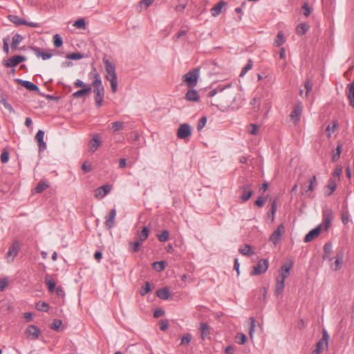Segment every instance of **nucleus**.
Wrapping results in <instances>:
<instances>
[{"instance_id": "obj_1", "label": "nucleus", "mask_w": 354, "mask_h": 354, "mask_svg": "<svg viewBox=\"0 0 354 354\" xmlns=\"http://www.w3.org/2000/svg\"><path fill=\"white\" fill-rule=\"evenodd\" d=\"M208 96L211 97L216 96L212 104L218 108L230 105L236 99L235 91L232 88L230 84L226 86L218 85L216 88L209 92Z\"/></svg>"}, {"instance_id": "obj_2", "label": "nucleus", "mask_w": 354, "mask_h": 354, "mask_svg": "<svg viewBox=\"0 0 354 354\" xmlns=\"http://www.w3.org/2000/svg\"><path fill=\"white\" fill-rule=\"evenodd\" d=\"M92 86L93 87V93L95 94V104L97 107H100L102 106L104 97V88L102 83L101 77L97 72L93 74Z\"/></svg>"}, {"instance_id": "obj_3", "label": "nucleus", "mask_w": 354, "mask_h": 354, "mask_svg": "<svg viewBox=\"0 0 354 354\" xmlns=\"http://www.w3.org/2000/svg\"><path fill=\"white\" fill-rule=\"evenodd\" d=\"M103 62L106 72V79L110 82L112 92L115 93L118 90V77L115 72V66L106 58H103Z\"/></svg>"}, {"instance_id": "obj_4", "label": "nucleus", "mask_w": 354, "mask_h": 354, "mask_svg": "<svg viewBox=\"0 0 354 354\" xmlns=\"http://www.w3.org/2000/svg\"><path fill=\"white\" fill-rule=\"evenodd\" d=\"M199 77V68H194L183 75V79L186 82L189 87H194L198 82Z\"/></svg>"}, {"instance_id": "obj_5", "label": "nucleus", "mask_w": 354, "mask_h": 354, "mask_svg": "<svg viewBox=\"0 0 354 354\" xmlns=\"http://www.w3.org/2000/svg\"><path fill=\"white\" fill-rule=\"evenodd\" d=\"M269 266V263L267 259H262L259 261L257 266L253 268L251 272L253 275H259L266 272Z\"/></svg>"}, {"instance_id": "obj_6", "label": "nucleus", "mask_w": 354, "mask_h": 354, "mask_svg": "<svg viewBox=\"0 0 354 354\" xmlns=\"http://www.w3.org/2000/svg\"><path fill=\"white\" fill-rule=\"evenodd\" d=\"M26 57L23 55H15L7 60H3L2 64L7 68L15 67L21 62H25Z\"/></svg>"}, {"instance_id": "obj_7", "label": "nucleus", "mask_w": 354, "mask_h": 354, "mask_svg": "<svg viewBox=\"0 0 354 354\" xmlns=\"http://www.w3.org/2000/svg\"><path fill=\"white\" fill-rule=\"evenodd\" d=\"M191 135L192 128L189 124L184 123L180 125L177 131V136L179 139H186L190 137Z\"/></svg>"}, {"instance_id": "obj_8", "label": "nucleus", "mask_w": 354, "mask_h": 354, "mask_svg": "<svg viewBox=\"0 0 354 354\" xmlns=\"http://www.w3.org/2000/svg\"><path fill=\"white\" fill-rule=\"evenodd\" d=\"M285 232V227L283 224H280L277 229L274 230L271 236H270V241H271L274 245L281 240L283 234Z\"/></svg>"}, {"instance_id": "obj_9", "label": "nucleus", "mask_w": 354, "mask_h": 354, "mask_svg": "<svg viewBox=\"0 0 354 354\" xmlns=\"http://www.w3.org/2000/svg\"><path fill=\"white\" fill-rule=\"evenodd\" d=\"M27 337L31 340H36L41 335V330L35 325H29L26 329Z\"/></svg>"}, {"instance_id": "obj_10", "label": "nucleus", "mask_w": 354, "mask_h": 354, "mask_svg": "<svg viewBox=\"0 0 354 354\" xmlns=\"http://www.w3.org/2000/svg\"><path fill=\"white\" fill-rule=\"evenodd\" d=\"M252 185L251 184H246L240 187V190L242 192V194L240 196V198L242 200L243 202L248 201L250 197L253 194V191L251 189Z\"/></svg>"}, {"instance_id": "obj_11", "label": "nucleus", "mask_w": 354, "mask_h": 354, "mask_svg": "<svg viewBox=\"0 0 354 354\" xmlns=\"http://www.w3.org/2000/svg\"><path fill=\"white\" fill-rule=\"evenodd\" d=\"M112 189V186L110 185H104L97 188L94 192V196L97 199H101L108 194Z\"/></svg>"}, {"instance_id": "obj_12", "label": "nucleus", "mask_w": 354, "mask_h": 354, "mask_svg": "<svg viewBox=\"0 0 354 354\" xmlns=\"http://www.w3.org/2000/svg\"><path fill=\"white\" fill-rule=\"evenodd\" d=\"M303 110V106L301 103H298L293 109L290 113V117L292 120H294V122L297 124L299 120L301 118V115Z\"/></svg>"}, {"instance_id": "obj_13", "label": "nucleus", "mask_w": 354, "mask_h": 354, "mask_svg": "<svg viewBox=\"0 0 354 354\" xmlns=\"http://www.w3.org/2000/svg\"><path fill=\"white\" fill-rule=\"evenodd\" d=\"M115 216L116 210L115 209H112L109 215L106 216L104 225L107 229L110 230L114 226Z\"/></svg>"}, {"instance_id": "obj_14", "label": "nucleus", "mask_w": 354, "mask_h": 354, "mask_svg": "<svg viewBox=\"0 0 354 354\" xmlns=\"http://www.w3.org/2000/svg\"><path fill=\"white\" fill-rule=\"evenodd\" d=\"M19 252V244L17 242H15L9 248V250L6 254V257L8 261H12L15 257H16Z\"/></svg>"}, {"instance_id": "obj_15", "label": "nucleus", "mask_w": 354, "mask_h": 354, "mask_svg": "<svg viewBox=\"0 0 354 354\" xmlns=\"http://www.w3.org/2000/svg\"><path fill=\"white\" fill-rule=\"evenodd\" d=\"M16 82L18 84H19L21 86L25 87L26 88H27L28 90H29L30 91H39L38 86L30 81L17 79Z\"/></svg>"}, {"instance_id": "obj_16", "label": "nucleus", "mask_w": 354, "mask_h": 354, "mask_svg": "<svg viewBox=\"0 0 354 354\" xmlns=\"http://www.w3.org/2000/svg\"><path fill=\"white\" fill-rule=\"evenodd\" d=\"M337 179L335 178H330L328 183L326 187L328 191H325V196H330L336 189L337 187Z\"/></svg>"}, {"instance_id": "obj_17", "label": "nucleus", "mask_w": 354, "mask_h": 354, "mask_svg": "<svg viewBox=\"0 0 354 354\" xmlns=\"http://www.w3.org/2000/svg\"><path fill=\"white\" fill-rule=\"evenodd\" d=\"M343 259H344V252L342 250H340L336 254L334 266H331L332 269L335 271L339 270L342 266Z\"/></svg>"}, {"instance_id": "obj_18", "label": "nucleus", "mask_w": 354, "mask_h": 354, "mask_svg": "<svg viewBox=\"0 0 354 354\" xmlns=\"http://www.w3.org/2000/svg\"><path fill=\"white\" fill-rule=\"evenodd\" d=\"M346 94L349 100V105L354 107V82L348 85Z\"/></svg>"}, {"instance_id": "obj_19", "label": "nucleus", "mask_w": 354, "mask_h": 354, "mask_svg": "<svg viewBox=\"0 0 354 354\" xmlns=\"http://www.w3.org/2000/svg\"><path fill=\"white\" fill-rule=\"evenodd\" d=\"M44 131L39 130L35 136V139L38 142L39 149L43 151L46 149V144L44 141Z\"/></svg>"}, {"instance_id": "obj_20", "label": "nucleus", "mask_w": 354, "mask_h": 354, "mask_svg": "<svg viewBox=\"0 0 354 354\" xmlns=\"http://www.w3.org/2000/svg\"><path fill=\"white\" fill-rule=\"evenodd\" d=\"M324 216V223L325 225V228L327 230L330 226L333 219V214L331 209H326L323 212Z\"/></svg>"}, {"instance_id": "obj_21", "label": "nucleus", "mask_w": 354, "mask_h": 354, "mask_svg": "<svg viewBox=\"0 0 354 354\" xmlns=\"http://www.w3.org/2000/svg\"><path fill=\"white\" fill-rule=\"evenodd\" d=\"M321 231V226H318L316 228L310 230L304 238L305 242H310L313 241L314 239H315L318 235L319 234Z\"/></svg>"}, {"instance_id": "obj_22", "label": "nucleus", "mask_w": 354, "mask_h": 354, "mask_svg": "<svg viewBox=\"0 0 354 354\" xmlns=\"http://www.w3.org/2000/svg\"><path fill=\"white\" fill-rule=\"evenodd\" d=\"M293 263L292 261L286 262L283 266H281V272L280 278L283 279H286V278L289 275L290 270L292 268Z\"/></svg>"}, {"instance_id": "obj_23", "label": "nucleus", "mask_w": 354, "mask_h": 354, "mask_svg": "<svg viewBox=\"0 0 354 354\" xmlns=\"http://www.w3.org/2000/svg\"><path fill=\"white\" fill-rule=\"evenodd\" d=\"M92 88L91 86H88L86 88H82L79 91L73 93V97L74 98H80L86 95H88L91 92Z\"/></svg>"}, {"instance_id": "obj_24", "label": "nucleus", "mask_w": 354, "mask_h": 354, "mask_svg": "<svg viewBox=\"0 0 354 354\" xmlns=\"http://www.w3.org/2000/svg\"><path fill=\"white\" fill-rule=\"evenodd\" d=\"M185 98L187 100L190 102H197L199 100L200 97L197 91L190 89L187 92Z\"/></svg>"}, {"instance_id": "obj_25", "label": "nucleus", "mask_w": 354, "mask_h": 354, "mask_svg": "<svg viewBox=\"0 0 354 354\" xmlns=\"http://www.w3.org/2000/svg\"><path fill=\"white\" fill-rule=\"evenodd\" d=\"M239 252L241 254H243L244 256H247V257H252V255L254 254V252L252 249V247L248 244H246V245L241 247L239 250Z\"/></svg>"}, {"instance_id": "obj_26", "label": "nucleus", "mask_w": 354, "mask_h": 354, "mask_svg": "<svg viewBox=\"0 0 354 354\" xmlns=\"http://www.w3.org/2000/svg\"><path fill=\"white\" fill-rule=\"evenodd\" d=\"M156 295L161 299H169L170 297L169 290L167 287L160 288L157 290Z\"/></svg>"}, {"instance_id": "obj_27", "label": "nucleus", "mask_w": 354, "mask_h": 354, "mask_svg": "<svg viewBox=\"0 0 354 354\" xmlns=\"http://www.w3.org/2000/svg\"><path fill=\"white\" fill-rule=\"evenodd\" d=\"M200 330L201 332V337L202 339H205L208 337L210 335V327L205 322H201L200 324Z\"/></svg>"}, {"instance_id": "obj_28", "label": "nucleus", "mask_w": 354, "mask_h": 354, "mask_svg": "<svg viewBox=\"0 0 354 354\" xmlns=\"http://www.w3.org/2000/svg\"><path fill=\"white\" fill-rule=\"evenodd\" d=\"M333 251V246L330 243H326L324 246V254L323 258L324 259H327L330 261H332V258L330 257V254Z\"/></svg>"}, {"instance_id": "obj_29", "label": "nucleus", "mask_w": 354, "mask_h": 354, "mask_svg": "<svg viewBox=\"0 0 354 354\" xmlns=\"http://www.w3.org/2000/svg\"><path fill=\"white\" fill-rule=\"evenodd\" d=\"M24 37L20 34L16 33L12 39L11 48L16 50L18 48V45L22 41Z\"/></svg>"}, {"instance_id": "obj_30", "label": "nucleus", "mask_w": 354, "mask_h": 354, "mask_svg": "<svg viewBox=\"0 0 354 354\" xmlns=\"http://www.w3.org/2000/svg\"><path fill=\"white\" fill-rule=\"evenodd\" d=\"M225 4V3L223 1L218 2L216 6H214L211 9V13L213 17L218 16L222 11L223 6Z\"/></svg>"}, {"instance_id": "obj_31", "label": "nucleus", "mask_w": 354, "mask_h": 354, "mask_svg": "<svg viewBox=\"0 0 354 354\" xmlns=\"http://www.w3.org/2000/svg\"><path fill=\"white\" fill-rule=\"evenodd\" d=\"M284 283L285 280L281 278H278L277 279L276 285H275V295H280L283 289H284Z\"/></svg>"}, {"instance_id": "obj_32", "label": "nucleus", "mask_w": 354, "mask_h": 354, "mask_svg": "<svg viewBox=\"0 0 354 354\" xmlns=\"http://www.w3.org/2000/svg\"><path fill=\"white\" fill-rule=\"evenodd\" d=\"M45 281L46 283V285L48 286V288L49 292H53L55 291L56 283L55 281L50 277V275L46 274L45 277Z\"/></svg>"}, {"instance_id": "obj_33", "label": "nucleus", "mask_w": 354, "mask_h": 354, "mask_svg": "<svg viewBox=\"0 0 354 354\" xmlns=\"http://www.w3.org/2000/svg\"><path fill=\"white\" fill-rule=\"evenodd\" d=\"M49 187V184L47 180H41L37 185L35 190L37 193H41L46 189Z\"/></svg>"}, {"instance_id": "obj_34", "label": "nucleus", "mask_w": 354, "mask_h": 354, "mask_svg": "<svg viewBox=\"0 0 354 354\" xmlns=\"http://www.w3.org/2000/svg\"><path fill=\"white\" fill-rule=\"evenodd\" d=\"M9 20L12 22L16 26L24 25L26 23V21L24 19L20 18L17 15H9Z\"/></svg>"}, {"instance_id": "obj_35", "label": "nucleus", "mask_w": 354, "mask_h": 354, "mask_svg": "<svg viewBox=\"0 0 354 354\" xmlns=\"http://www.w3.org/2000/svg\"><path fill=\"white\" fill-rule=\"evenodd\" d=\"M149 230L147 227H143L141 232L138 234V240L141 243L145 241L149 236Z\"/></svg>"}, {"instance_id": "obj_36", "label": "nucleus", "mask_w": 354, "mask_h": 354, "mask_svg": "<svg viewBox=\"0 0 354 354\" xmlns=\"http://www.w3.org/2000/svg\"><path fill=\"white\" fill-rule=\"evenodd\" d=\"M261 99L259 97H254L252 99L250 104L254 106V111H259L261 109Z\"/></svg>"}, {"instance_id": "obj_37", "label": "nucleus", "mask_w": 354, "mask_h": 354, "mask_svg": "<svg viewBox=\"0 0 354 354\" xmlns=\"http://www.w3.org/2000/svg\"><path fill=\"white\" fill-rule=\"evenodd\" d=\"M142 243H141L139 241H136L135 242H130L129 243V250L131 252H136L140 250V247L142 245Z\"/></svg>"}, {"instance_id": "obj_38", "label": "nucleus", "mask_w": 354, "mask_h": 354, "mask_svg": "<svg viewBox=\"0 0 354 354\" xmlns=\"http://www.w3.org/2000/svg\"><path fill=\"white\" fill-rule=\"evenodd\" d=\"M285 42V39L283 37V34L281 31L279 32L276 39L274 40V45L276 46H280Z\"/></svg>"}, {"instance_id": "obj_39", "label": "nucleus", "mask_w": 354, "mask_h": 354, "mask_svg": "<svg viewBox=\"0 0 354 354\" xmlns=\"http://www.w3.org/2000/svg\"><path fill=\"white\" fill-rule=\"evenodd\" d=\"M153 268L158 272H161L165 268V263L163 261H156L153 264Z\"/></svg>"}, {"instance_id": "obj_40", "label": "nucleus", "mask_w": 354, "mask_h": 354, "mask_svg": "<svg viewBox=\"0 0 354 354\" xmlns=\"http://www.w3.org/2000/svg\"><path fill=\"white\" fill-rule=\"evenodd\" d=\"M309 26L306 24H300L297 27V32L299 35H304L308 30Z\"/></svg>"}, {"instance_id": "obj_41", "label": "nucleus", "mask_w": 354, "mask_h": 354, "mask_svg": "<svg viewBox=\"0 0 354 354\" xmlns=\"http://www.w3.org/2000/svg\"><path fill=\"white\" fill-rule=\"evenodd\" d=\"M277 201L274 200L272 201V203L270 210L268 213V216H271L272 221H274V216H275V214H276V212H277Z\"/></svg>"}, {"instance_id": "obj_42", "label": "nucleus", "mask_w": 354, "mask_h": 354, "mask_svg": "<svg viewBox=\"0 0 354 354\" xmlns=\"http://www.w3.org/2000/svg\"><path fill=\"white\" fill-rule=\"evenodd\" d=\"M235 339H236V342L241 345L245 344V342H247L246 335L242 333H238L236 335Z\"/></svg>"}, {"instance_id": "obj_43", "label": "nucleus", "mask_w": 354, "mask_h": 354, "mask_svg": "<svg viewBox=\"0 0 354 354\" xmlns=\"http://www.w3.org/2000/svg\"><path fill=\"white\" fill-rule=\"evenodd\" d=\"M84 57V55L81 53H73L66 55V58L68 59H80Z\"/></svg>"}, {"instance_id": "obj_44", "label": "nucleus", "mask_w": 354, "mask_h": 354, "mask_svg": "<svg viewBox=\"0 0 354 354\" xmlns=\"http://www.w3.org/2000/svg\"><path fill=\"white\" fill-rule=\"evenodd\" d=\"M53 44L56 48H59L63 44V41L59 35L56 34L53 36Z\"/></svg>"}, {"instance_id": "obj_45", "label": "nucleus", "mask_w": 354, "mask_h": 354, "mask_svg": "<svg viewBox=\"0 0 354 354\" xmlns=\"http://www.w3.org/2000/svg\"><path fill=\"white\" fill-rule=\"evenodd\" d=\"M91 150L92 151H95V150H97V149L101 145V142L100 141V140L97 137H94L93 138V140H91Z\"/></svg>"}, {"instance_id": "obj_46", "label": "nucleus", "mask_w": 354, "mask_h": 354, "mask_svg": "<svg viewBox=\"0 0 354 354\" xmlns=\"http://www.w3.org/2000/svg\"><path fill=\"white\" fill-rule=\"evenodd\" d=\"M169 238V232L167 230H163L161 234L158 235V239L160 242L167 241Z\"/></svg>"}, {"instance_id": "obj_47", "label": "nucleus", "mask_w": 354, "mask_h": 354, "mask_svg": "<svg viewBox=\"0 0 354 354\" xmlns=\"http://www.w3.org/2000/svg\"><path fill=\"white\" fill-rule=\"evenodd\" d=\"M253 66V62L252 59H249L248 64L243 68L240 76H244L246 73L250 71Z\"/></svg>"}, {"instance_id": "obj_48", "label": "nucleus", "mask_w": 354, "mask_h": 354, "mask_svg": "<svg viewBox=\"0 0 354 354\" xmlns=\"http://www.w3.org/2000/svg\"><path fill=\"white\" fill-rule=\"evenodd\" d=\"M77 28L85 29L86 28V21L83 18L79 19L76 20L73 24Z\"/></svg>"}, {"instance_id": "obj_49", "label": "nucleus", "mask_w": 354, "mask_h": 354, "mask_svg": "<svg viewBox=\"0 0 354 354\" xmlns=\"http://www.w3.org/2000/svg\"><path fill=\"white\" fill-rule=\"evenodd\" d=\"M0 160L2 163H6L9 160V153L7 149H4L0 156Z\"/></svg>"}, {"instance_id": "obj_50", "label": "nucleus", "mask_w": 354, "mask_h": 354, "mask_svg": "<svg viewBox=\"0 0 354 354\" xmlns=\"http://www.w3.org/2000/svg\"><path fill=\"white\" fill-rule=\"evenodd\" d=\"M342 174V168L341 167H337L335 169L331 178H335L337 179V181H339Z\"/></svg>"}, {"instance_id": "obj_51", "label": "nucleus", "mask_w": 354, "mask_h": 354, "mask_svg": "<svg viewBox=\"0 0 354 354\" xmlns=\"http://www.w3.org/2000/svg\"><path fill=\"white\" fill-rule=\"evenodd\" d=\"M151 291V286L149 282L147 281L145 282L144 286H142V289L140 291V294L142 296L145 295L147 293Z\"/></svg>"}, {"instance_id": "obj_52", "label": "nucleus", "mask_w": 354, "mask_h": 354, "mask_svg": "<svg viewBox=\"0 0 354 354\" xmlns=\"http://www.w3.org/2000/svg\"><path fill=\"white\" fill-rule=\"evenodd\" d=\"M36 308L39 311L46 312L48 310V305L46 302H38Z\"/></svg>"}, {"instance_id": "obj_53", "label": "nucleus", "mask_w": 354, "mask_h": 354, "mask_svg": "<svg viewBox=\"0 0 354 354\" xmlns=\"http://www.w3.org/2000/svg\"><path fill=\"white\" fill-rule=\"evenodd\" d=\"M111 125L114 131L122 130L124 128V124L120 121L114 122Z\"/></svg>"}, {"instance_id": "obj_54", "label": "nucleus", "mask_w": 354, "mask_h": 354, "mask_svg": "<svg viewBox=\"0 0 354 354\" xmlns=\"http://www.w3.org/2000/svg\"><path fill=\"white\" fill-rule=\"evenodd\" d=\"M338 124H337V121H334L333 123V126H330V125H328L326 128V131H328V138H330L331 136V133H333L337 127Z\"/></svg>"}, {"instance_id": "obj_55", "label": "nucleus", "mask_w": 354, "mask_h": 354, "mask_svg": "<svg viewBox=\"0 0 354 354\" xmlns=\"http://www.w3.org/2000/svg\"><path fill=\"white\" fill-rule=\"evenodd\" d=\"M250 330H249V335H250V338L252 339L253 334L254 332V328H255V319L254 317H250Z\"/></svg>"}, {"instance_id": "obj_56", "label": "nucleus", "mask_w": 354, "mask_h": 354, "mask_svg": "<svg viewBox=\"0 0 354 354\" xmlns=\"http://www.w3.org/2000/svg\"><path fill=\"white\" fill-rule=\"evenodd\" d=\"M206 123H207V118L205 116L202 117L198 122V125H197L198 131H201L205 126Z\"/></svg>"}, {"instance_id": "obj_57", "label": "nucleus", "mask_w": 354, "mask_h": 354, "mask_svg": "<svg viewBox=\"0 0 354 354\" xmlns=\"http://www.w3.org/2000/svg\"><path fill=\"white\" fill-rule=\"evenodd\" d=\"M259 126L255 124H251L249 127L248 131L252 135H257L259 131Z\"/></svg>"}, {"instance_id": "obj_58", "label": "nucleus", "mask_w": 354, "mask_h": 354, "mask_svg": "<svg viewBox=\"0 0 354 354\" xmlns=\"http://www.w3.org/2000/svg\"><path fill=\"white\" fill-rule=\"evenodd\" d=\"M341 151H342V145L340 144H339L336 148V152L334 153L333 156V162H335L337 159H339Z\"/></svg>"}, {"instance_id": "obj_59", "label": "nucleus", "mask_w": 354, "mask_h": 354, "mask_svg": "<svg viewBox=\"0 0 354 354\" xmlns=\"http://www.w3.org/2000/svg\"><path fill=\"white\" fill-rule=\"evenodd\" d=\"M192 340V335L189 333L185 334L181 339V345L188 344Z\"/></svg>"}, {"instance_id": "obj_60", "label": "nucleus", "mask_w": 354, "mask_h": 354, "mask_svg": "<svg viewBox=\"0 0 354 354\" xmlns=\"http://www.w3.org/2000/svg\"><path fill=\"white\" fill-rule=\"evenodd\" d=\"M62 324V322L61 320L56 319L51 324L50 328L54 330H58Z\"/></svg>"}, {"instance_id": "obj_61", "label": "nucleus", "mask_w": 354, "mask_h": 354, "mask_svg": "<svg viewBox=\"0 0 354 354\" xmlns=\"http://www.w3.org/2000/svg\"><path fill=\"white\" fill-rule=\"evenodd\" d=\"M8 41H9V37H8L3 38V50L6 54L9 53V44H8Z\"/></svg>"}, {"instance_id": "obj_62", "label": "nucleus", "mask_w": 354, "mask_h": 354, "mask_svg": "<svg viewBox=\"0 0 354 354\" xmlns=\"http://www.w3.org/2000/svg\"><path fill=\"white\" fill-rule=\"evenodd\" d=\"M328 340H329V335L326 331V329H323L322 330V339L321 341H322V343L325 344V345L327 346H328Z\"/></svg>"}, {"instance_id": "obj_63", "label": "nucleus", "mask_w": 354, "mask_h": 354, "mask_svg": "<svg viewBox=\"0 0 354 354\" xmlns=\"http://www.w3.org/2000/svg\"><path fill=\"white\" fill-rule=\"evenodd\" d=\"M74 86L76 88H86L88 86H86V84L83 81H82L80 80H77L74 82Z\"/></svg>"}, {"instance_id": "obj_64", "label": "nucleus", "mask_w": 354, "mask_h": 354, "mask_svg": "<svg viewBox=\"0 0 354 354\" xmlns=\"http://www.w3.org/2000/svg\"><path fill=\"white\" fill-rule=\"evenodd\" d=\"M2 104L3 106L10 113H15V110L13 109L12 106L6 101V100L3 99Z\"/></svg>"}]
</instances>
